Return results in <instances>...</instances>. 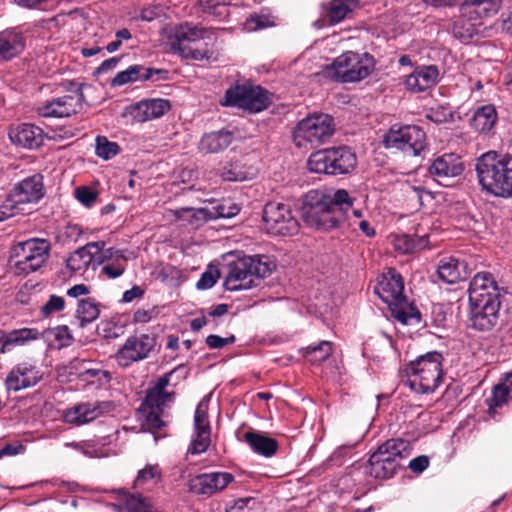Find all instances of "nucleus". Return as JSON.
<instances>
[{
  "mask_svg": "<svg viewBox=\"0 0 512 512\" xmlns=\"http://www.w3.org/2000/svg\"><path fill=\"white\" fill-rule=\"evenodd\" d=\"M469 304L485 302V300L501 299L496 280L490 272H478L469 284Z\"/></svg>",
  "mask_w": 512,
  "mask_h": 512,
  "instance_id": "obj_23",
  "label": "nucleus"
},
{
  "mask_svg": "<svg viewBox=\"0 0 512 512\" xmlns=\"http://www.w3.org/2000/svg\"><path fill=\"white\" fill-rule=\"evenodd\" d=\"M497 121V111L493 105L478 108L470 121L471 127L479 133L489 132Z\"/></svg>",
  "mask_w": 512,
  "mask_h": 512,
  "instance_id": "obj_36",
  "label": "nucleus"
},
{
  "mask_svg": "<svg viewBox=\"0 0 512 512\" xmlns=\"http://www.w3.org/2000/svg\"><path fill=\"white\" fill-rule=\"evenodd\" d=\"M247 24L251 29H263L273 25L269 15L253 14L247 19Z\"/></svg>",
  "mask_w": 512,
  "mask_h": 512,
  "instance_id": "obj_58",
  "label": "nucleus"
},
{
  "mask_svg": "<svg viewBox=\"0 0 512 512\" xmlns=\"http://www.w3.org/2000/svg\"><path fill=\"white\" fill-rule=\"evenodd\" d=\"M53 334L55 339L60 342V346H69L73 341L70 330L66 325L56 327Z\"/></svg>",
  "mask_w": 512,
  "mask_h": 512,
  "instance_id": "obj_63",
  "label": "nucleus"
},
{
  "mask_svg": "<svg viewBox=\"0 0 512 512\" xmlns=\"http://www.w3.org/2000/svg\"><path fill=\"white\" fill-rule=\"evenodd\" d=\"M41 334L36 328H20L10 331L3 330L0 342V355L11 352L15 347L25 346L32 341L38 340Z\"/></svg>",
  "mask_w": 512,
  "mask_h": 512,
  "instance_id": "obj_26",
  "label": "nucleus"
},
{
  "mask_svg": "<svg viewBox=\"0 0 512 512\" xmlns=\"http://www.w3.org/2000/svg\"><path fill=\"white\" fill-rule=\"evenodd\" d=\"M25 47L23 35L15 30L0 32V60L9 61L18 56Z\"/></svg>",
  "mask_w": 512,
  "mask_h": 512,
  "instance_id": "obj_31",
  "label": "nucleus"
},
{
  "mask_svg": "<svg viewBox=\"0 0 512 512\" xmlns=\"http://www.w3.org/2000/svg\"><path fill=\"white\" fill-rule=\"evenodd\" d=\"M469 306V328L481 333H490L500 327L501 299L489 298L485 302L470 303Z\"/></svg>",
  "mask_w": 512,
  "mask_h": 512,
  "instance_id": "obj_15",
  "label": "nucleus"
},
{
  "mask_svg": "<svg viewBox=\"0 0 512 512\" xmlns=\"http://www.w3.org/2000/svg\"><path fill=\"white\" fill-rule=\"evenodd\" d=\"M234 481V476L229 472H211L196 475L187 482L190 493L201 496H212L224 490Z\"/></svg>",
  "mask_w": 512,
  "mask_h": 512,
  "instance_id": "obj_18",
  "label": "nucleus"
},
{
  "mask_svg": "<svg viewBox=\"0 0 512 512\" xmlns=\"http://www.w3.org/2000/svg\"><path fill=\"white\" fill-rule=\"evenodd\" d=\"M121 58L122 57L115 56V57H111L109 59L104 60L99 65V67L96 68L94 74H96V75L104 74L110 70L115 69L117 67V65L119 64Z\"/></svg>",
  "mask_w": 512,
  "mask_h": 512,
  "instance_id": "obj_64",
  "label": "nucleus"
},
{
  "mask_svg": "<svg viewBox=\"0 0 512 512\" xmlns=\"http://www.w3.org/2000/svg\"><path fill=\"white\" fill-rule=\"evenodd\" d=\"M43 196V176L37 173L16 183L10 190L6 202L15 204L36 203Z\"/></svg>",
  "mask_w": 512,
  "mask_h": 512,
  "instance_id": "obj_21",
  "label": "nucleus"
},
{
  "mask_svg": "<svg viewBox=\"0 0 512 512\" xmlns=\"http://www.w3.org/2000/svg\"><path fill=\"white\" fill-rule=\"evenodd\" d=\"M430 464V458L427 455H420L410 460L408 468L416 474L424 472Z\"/></svg>",
  "mask_w": 512,
  "mask_h": 512,
  "instance_id": "obj_60",
  "label": "nucleus"
},
{
  "mask_svg": "<svg viewBox=\"0 0 512 512\" xmlns=\"http://www.w3.org/2000/svg\"><path fill=\"white\" fill-rule=\"evenodd\" d=\"M143 65L140 64H134L129 66L127 69L118 72L111 80H110V86L115 87H121L123 85L134 83L137 81H143Z\"/></svg>",
  "mask_w": 512,
  "mask_h": 512,
  "instance_id": "obj_40",
  "label": "nucleus"
},
{
  "mask_svg": "<svg viewBox=\"0 0 512 512\" xmlns=\"http://www.w3.org/2000/svg\"><path fill=\"white\" fill-rule=\"evenodd\" d=\"M110 262L106 263L102 267V274L107 276L110 279H115L120 277L126 270V262L127 258L124 255L123 251H117L116 256L113 260H109Z\"/></svg>",
  "mask_w": 512,
  "mask_h": 512,
  "instance_id": "obj_44",
  "label": "nucleus"
},
{
  "mask_svg": "<svg viewBox=\"0 0 512 512\" xmlns=\"http://www.w3.org/2000/svg\"><path fill=\"white\" fill-rule=\"evenodd\" d=\"M218 278H219L218 270H215L214 272L207 270L202 273L200 279L198 280V282L196 284V287L200 290L210 289L211 287H213L215 285Z\"/></svg>",
  "mask_w": 512,
  "mask_h": 512,
  "instance_id": "obj_57",
  "label": "nucleus"
},
{
  "mask_svg": "<svg viewBox=\"0 0 512 512\" xmlns=\"http://www.w3.org/2000/svg\"><path fill=\"white\" fill-rule=\"evenodd\" d=\"M356 164V155L347 146L318 150L313 152L307 161L311 172L329 175L347 174Z\"/></svg>",
  "mask_w": 512,
  "mask_h": 512,
  "instance_id": "obj_10",
  "label": "nucleus"
},
{
  "mask_svg": "<svg viewBox=\"0 0 512 512\" xmlns=\"http://www.w3.org/2000/svg\"><path fill=\"white\" fill-rule=\"evenodd\" d=\"M428 244V235L418 236L410 234L396 235L393 239L395 250L402 254L414 253L424 249Z\"/></svg>",
  "mask_w": 512,
  "mask_h": 512,
  "instance_id": "obj_37",
  "label": "nucleus"
},
{
  "mask_svg": "<svg viewBox=\"0 0 512 512\" xmlns=\"http://www.w3.org/2000/svg\"><path fill=\"white\" fill-rule=\"evenodd\" d=\"M383 145L407 155L419 156L427 148V137L423 128L418 125L394 124L384 135Z\"/></svg>",
  "mask_w": 512,
  "mask_h": 512,
  "instance_id": "obj_12",
  "label": "nucleus"
},
{
  "mask_svg": "<svg viewBox=\"0 0 512 512\" xmlns=\"http://www.w3.org/2000/svg\"><path fill=\"white\" fill-rule=\"evenodd\" d=\"M42 379V372L29 361L16 364L5 379L8 391L18 392L37 385Z\"/></svg>",
  "mask_w": 512,
  "mask_h": 512,
  "instance_id": "obj_20",
  "label": "nucleus"
},
{
  "mask_svg": "<svg viewBox=\"0 0 512 512\" xmlns=\"http://www.w3.org/2000/svg\"><path fill=\"white\" fill-rule=\"evenodd\" d=\"M426 118L436 124H442L453 119V112L448 104L436 105L427 109Z\"/></svg>",
  "mask_w": 512,
  "mask_h": 512,
  "instance_id": "obj_50",
  "label": "nucleus"
},
{
  "mask_svg": "<svg viewBox=\"0 0 512 512\" xmlns=\"http://www.w3.org/2000/svg\"><path fill=\"white\" fill-rule=\"evenodd\" d=\"M234 140V133L227 129H221L205 133L199 142L198 148L206 154L221 153L226 150Z\"/></svg>",
  "mask_w": 512,
  "mask_h": 512,
  "instance_id": "obj_28",
  "label": "nucleus"
},
{
  "mask_svg": "<svg viewBox=\"0 0 512 512\" xmlns=\"http://www.w3.org/2000/svg\"><path fill=\"white\" fill-rule=\"evenodd\" d=\"M332 353L333 343L326 340L299 349V354L312 365H320L326 361Z\"/></svg>",
  "mask_w": 512,
  "mask_h": 512,
  "instance_id": "obj_34",
  "label": "nucleus"
},
{
  "mask_svg": "<svg viewBox=\"0 0 512 512\" xmlns=\"http://www.w3.org/2000/svg\"><path fill=\"white\" fill-rule=\"evenodd\" d=\"M464 169L465 166L460 156L454 153H444L431 161L428 173L438 183L449 186L447 182L460 176Z\"/></svg>",
  "mask_w": 512,
  "mask_h": 512,
  "instance_id": "obj_19",
  "label": "nucleus"
},
{
  "mask_svg": "<svg viewBox=\"0 0 512 512\" xmlns=\"http://www.w3.org/2000/svg\"><path fill=\"white\" fill-rule=\"evenodd\" d=\"M120 152V146L116 142L109 141L107 137L98 135L96 137L95 154L109 160Z\"/></svg>",
  "mask_w": 512,
  "mask_h": 512,
  "instance_id": "obj_45",
  "label": "nucleus"
},
{
  "mask_svg": "<svg viewBox=\"0 0 512 512\" xmlns=\"http://www.w3.org/2000/svg\"><path fill=\"white\" fill-rule=\"evenodd\" d=\"M273 264L263 255H244L228 264L224 287L228 291L247 290L272 272Z\"/></svg>",
  "mask_w": 512,
  "mask_h": 512,
  "instance_id": "obj_5",
  "label": "nucleus"
},
{
  "mask_svg": "<svg viewBox=\"0 0 512 512\" xmlns=\"http://www.w3.org/2000/svg\"><path fill=\"white\" fill-rule=\"evenodd\" d=\"M198 5L203 13L218 19L226 18L229 13L226 4L221 0H199Z\"/></svg>",
  "mask_w": 512,
  "mask_h": 512,
  "instance_id": "obj_47",
  "label": "nucleus"
},
{
  "mask_svg": "<svg viewBox=\"0 0 512 512\" xmlns=\"http://www.w3.org/2000/svg\"><path fill=\"white\" fill-rule=\"evenodd\" d=\"M252 175V169L246 168L240 161L231 162L222 169V178L225 181H244Z\"/></svg>",
  "mask_w": 512,
  "mask_h": 512,
  "instance_id": "obj_42",
  "label": "nucleus"
},
{
  "mask_svg": "<svg viewBox=\"0 0 512 512\" xmlns=\"http://www.w3.org/2000/svg\"><path fill=\"white\" fill-rule=\"evenodd\" d=\"M235 340L236 337L234 335L223 338L219 335L211 334L206 337L205 343L210 349H221L226 345L233 344Z\"/></svg>",
  "mask_w": 512,
  "mask_h": 512,
  "instance_id": "obj_56",
  "label": "nucleus"
},
{
  "mask_svg": "<svg viewBox=\"0 0 512 512\" xmlns=\"http://www.w3.org/2000/svg\"><path fill=\"white\" fill-rule=\"evenodd\" d=\"M65 308V299L61 296L51 295L47 302L41 307V313L49 316L55 312H60Z\"/></svg>",
  "mask_w": 512,
  "mask_h": 512,
  "instance_id": "obj_55",
  "label": "nucleus"
},
{
  "mask_svg": "<svg viewBox=\"0 0 512 512\" xmlns=\"http://www.w3.org/2000/svg\"><path fill=\"white\" fill-rule=\"evenodd\" d=\"M463 10L467 15H474L481 20L498 13L502 0H463Z\"/></svg>",
  "mask_w": 512,
  "mask_h": 512,
  "instance_id": "obj_33",
  "label": "nucleus"
},
{
  "mask_svg": "<svg viewBox=\"0 0 512 512\" xmlns=\"http://www.w3.org/2000/svg\"><path fill=\"white\" fill-rule=\"evenodd\" d=\"M69 421L77 425L85 424L96 419V414L90 409V402L77 405L68 414Z\"/></svg>",
  "mask_w": 512,
  "mask_h": 512,
  "instance_id": "obj_49",
  "label": "nucleus"
},
{
  "mask_svg": "<svg viewBox=\"0 0 512 512\" xmlns=\"http://www.w3.org/2000/svg\"><path fill=\"white\" fill-rule=\"evenodd\" d=\"M105 247L104 241L90 242L74 251L66 261L67 268L72 272L84 271L92 263L95 255Z\"/></svg>",
  "mask_w": 512,
  "mask_h": 512,
  "instance_id": "obj_27",
  "label": "nucleus"
},
{
  "mask_svg": "<svg viewBox=\"0 0 512 512\" xmlns=\"http://www.w3.org/2000/svg\"><path fill=\"white\" fill-rule=\"evenodd\" d=\"M358 6L357 0H330L325 7V18L335 25L350 17Z\"/></svg>",
  "mask_w": 512,
  "mask_h": 512,
  "instance_id": "obj_32",
  "label": "nucleus"
},
{
  "mask_svg": "<svg viewBox=\"0 0 512 512\" xmlns=\"http://www.w3.org/2000/svg\"><path fill=\"white\" fill-rule=\"evenodd\" d=\"M161 479V470L158 465H146L138 472L134 487H141L149 482L157 483Z\"/></svg>",
  "mask_w": 512,
  "mask_h": 512,
  "instance_id": "obj_51",
  "label": "nucleus"
},
{
  "mask_svg": "<svg viewBox=\"0 0 512 512\" xmlns=\"http://www.w3.org/2000/svg\"><path fill=\"white\" fill-rule=\"evenodd\" d=\"M443 355L430 351L411 361L405 371L410 388L420 394L433 393L443 381Z\"/></svg>",
  "mask_w": 512,
  "mask_h": 512,
  "instance_id": "obj_6",
  "label": "nucleus"
},
{
  "mask_svg": "<svg viewBox=\"0 0 512 512\" xmlns=\"http://www.w3.org/2000/svg\"><path fill=\"white\" fill-rule=\"evenodd\" d=\"M439 81V69L436 65H421L405 79V87L412 92H423L435 86Z\"/></svg>",
  "mask_w": 512,
  "mask_h": 512,
  "instance_id": "obj_25",
  "label": "nucleus"
},
{
  "mask_svg": "<svg viewBox=\"0 0 512 512\" xmlns=\"http://www.w3.org/2000/svg\"><path fill=\"white\" fill-rule=\"evenodd\" d=\"M481 189L495 197H512V156L488 151L475 165Z\"/></svg>",
  "mask_w": 512,
  "mask_h": 512,
  "instance_id": "obj_2",
  "label": "nucleus"
},
{
  "mask_svg": "<svg viewBox=\"0 0 512 512\" xmlns=\"http://www.w3.org/2000/svg\"><path fill=\"white\" fill-rule=\"evenodd\" d=\"M163 14V8L160 5L144 7L140 12V19L143 21L151 22Z\"/></svg>",
  "mask_w": 512,
  "mask_h": 512,
  "instance_id": "obj_62",
  "label": "nucleus"
},
{
  "mask_svg": "<svg viewBox=\"0 0 512 512\" xmlns=\"http://www.w3.org/2000/svg\"><path fill=\"white\" fill-rule=\"evenodd\" d=\"M9 139L22 148L37 149L43 144L44 132L34 124L23 123L9 130Z\"/></svg>",
  "mask_w": 512,
  "mask_h": 512,
  "instance_id": "obj_24",
  "label": "nucleus"
},
{
  "mask_svg": "<svg viewBox=\"0 0 512 512\" xmlns=\"http://www.w3.org/2000/svg\"><path fill=\"white\" fill-rule=\"evenodd\" d=\"M413 446L402 438H391L380 444L364 467V473L378 480L393 478L402 467L401 460L410 456Z\"/></svg>",
  "mask_w": 512,
  "mask_h": 512,
  "instance_id": "obj_4",
  "label": "nucleus"
},
{
  "mask_svg": "<svg viewBox=\"0 0 512 512\" xmlns=\"http://www.w3.org/2000/svg\"><path fill=\"white\" fill-rule=\"evenodd\" d=\"M374 292L388 305L391 316L405 325L419 324L421 313L404 295V280L395 268H388L374 287Z\"/></svg>",
  "mask_w": 512,
  "mask_h": 512,
  "instance_id": "obj_3",
  "label": "nucleus"
},
{
  "mask_svg": "<svg viewBox=\"0 0 512 512\" xmlns=\"http://www.w3.org/2000/svg\"><path fill=\"white\" fill-rule=\"evenodd\" d=\"M460 15L453 24V35L462 42H469L480 32L482 20L474 15H467L463 10V3H460Z\"/></svg>",
  "mask_w": 512,
  "mask_h": 512,
  "instance_id": "obj_29",
  "label": "nucleus"
},
{
  "mask_svg": "<svg viewBox=\"0 0 512 512\" xmlns=\"http://www.w3.org/2000/svg\"><path fill=\"white\" fill-rule=\"evenodd\" d=\"M155 346L156 337L154 335H133L126 339L115 357L120 366L128 367L134 362L146 359Z\"/></svg>",
  "mask_w": 512,
  "mask_h": 512,
  "instance_id": "obj_16",
  "label": "nucleus"
},
{
  "mask_svg": "<svg viewBox=\"0 0 512 512\" xmlns=\"http://www.w3.org/2000/svg\"><path fill=\"white\" fill-rule=\"evenodd\" d=\"M128 512H159L152 500L141 494L123 493Z\"/></svg>",
  "mask_w": 512,
  "mask_h": 512,
  "instance_id": "obj_41",
  "label": "nucleus"
},
{
  "mask_svg": "<svg viewBox=\"0 0 512 512\" xmlns=\"http://www.w3.org/2000/svg\"><path fill=\"white\" fill-rule=\"evenodd\" d=\"M463 269V262H460L454 257L444 258L439 263L437 275L442 282L454 284L464 278L462 275Z\"/></svg>",
  "mask_w": 512,
  "mask_h": 512,
  "instance_id": "obj_35",
  "label": "nucleus"
},
{
  "mask_svg": "<svg viewBox=\"0 0 512 512\" xmlns=\"http://www.w3.org/2000/svg\"><path fill=\"white\" fill-rule=\"evenodd\" d=\"M511 398L512 393L503 385L502 382L495 385L491 396L486 399L489 414L493 415L496 408H501L503 405L508 403Z\"/></svg>",
  "mask_w": 512,
  "mask_h": 512,
  "instance_id": "obj_43",
  "label": "nucleus"
},
{
  "mask_svg": "<svg viewBox=\"0 0 512 512\" xmlns=\"http://www.w3.org/2000/svg\"><path fill=\"white\" fill-rule=\"evenodd\" d=\"M175 395L174 391L162 392L147 389L145 398L141 404H144L150 409L164 412L165 407L174 401Z\"/></svg>",
  "mask_w": 512,
  "mask_h": 512,
  "instance_id": "obj_39",
  "label": "nucleus"
},
{
  "mask_svg": "<svg viewBox=\"0 0 512 512\" xmlns=\"http://www.w3.org/2000/svg\"><path fill=\"white\" fill-rule=\"evenodd\" d=\"M100 315V304L92 298L81 299L77 303L76 319L80 328L94 322Z\"/></svg>",
  "mask_w": 512,
  "mask_h": 512,
  "instance_id": "obj_38",
  "label": "nucleus"
},
{
  "mask_svg": "<svg viewBox=\"0 0 512 512\" xmlns=\"http://www.w3.org/2000/svg\"><path fill=\"white\" fill-rule=\"evenodd\" d=\"M212 34H214V29L212 28H204L191 22H184L175 25L171 29L169 41L172 50L175 53H178L181 57L195 61H202L204 59H209V50L195 49L191 44L198 40L209 38Z\"/></svg>",
  "mask_w": 512,
  "mask_h": 512,
  "instance_id": "obj_9",
  "label": "nucleus"
},
{
  "mask_svg": "<svg viewBox=\"0 0 512 512\" xmlns=\"http://www.w3.org/2000/svg\"><path fill=\"white\" fill-rule=\"evenodd\" d=\"M243 439L253 452L266 458L274 456L279 449V444L276 439L252 429L244 433Z\"/></svg>",
  "mask_w": 512,
  "mask_h": 512,
  "instance_id": "obj_30",
  "label": "nucleus"
},
{
  "mask_svg": "<svg viewBox=\"0 0 512 512\" xmlns=\"http://www.w3.org/2000/svg\"><path fill=\"white\" fill-rule=\"evenodd\" d=\"M97 333L105 339H116L124 333V327L113 320H102L97 325Z\"/></svg>",
  "mask_w": 512,
  "mask_h": 512,
  "instance_id": "obj_53",
  "label": "nucleus"
},
{
  "mask_svg": "<svg viewBox=\"0 0 512 512\" xmlns=\"http://www.w3.org/2000/svg\"><path fill=\"white\" fill-rule=\"evenodd\" d=\"M352 205L353 199L345 189H338L333 195L311 190L302 206V218L310 227L329 231L346 221Z\"/></svg>",
  "mask_w": 512,
  "mask_h": 512,
  "instance_id": "obj_1",
  "label": "nucleus"
},
{
  "mask_svg": "<svg viewBox=\"0 0 512 512\" xmlns=\"http://www.w3.org/2000/svg\"><path fill=\"white\" fill-rule=\"evenodd\" d=\"M215 212L212 214L215 218H231L237 215L240 211V208L233 204L231 206H226L224 203L217 205L214 207Z\"/></svg>",
  "mask_w": 512,
  "mask_h": 512,
  "instance_id": "obj_61",
  "label": "nucleus"
},
{
  "mask_svg": "<svg viewBox=\"0 0 512 512\" xmlns=\"http://www.w3.org/2000/svg\"><path fill=\"white\" fill-rule=\"evenodd\" d=\"M75 197L85 207H91L97 200L98 192L89 186H79L75 189Z\"/></svg>",
  "mask_w": 512,
  "mask_h": 512,
  "instance_id": "obj_54",
  "label": "nucleus"
},
{
  "mask_svg": "<svg viewBox=\"0 0 512 512\" xmlns=\"http://www.w3.org/2000/svg\"><path fill=\"white\" fill-rule=\"evenodd\" d=\"M168 70L165 69H157L152 67L143 66L142 74L143 81H157V80H166L168 78Z\"/></svg>",
  "mask_w": 512,
  "mask_h": 512,
  "instance_id": "obj_59",
  "label": "nucleus"
},
{
  "mask_svg": "<svg viewBox=\"0 0 512 512\" xmlns=\"http://www.w3.org/2000/svg\"><path fill=\"white\" fill-rule=\"evenodd\" d=\"M211 443V431L194 430V436L188 448V453L192 455H199L208 450Z\"/></svg>",
  "mask_w": 512,
  "mask_h": 512,
  "instance_id": "obj_46",
  "label": "nucleus"
},
{
  "mask_svg": "<svg viewBox=\"0 0 512 512\" xmlns=\"http://www.w3.org/2000/svg\"><path fill=\"white\" fill-rule=\"evenodd\" d=\"M271 96L266 89L259 85L236 84L226 90L221 104L238 107L250 113H258L268 108L272 102Z\"/></svg>",
  "mask_w": 512,
  "mask_h": 512,
  "instance_id": "obj_11",
  "label": "nucleus"
},
{
  "mask_svg": "<svg viewBox=\"0 0 512 512\" xmlns=\"http://www.w3.org/2000/svg\"><path fill=\"white\" fill-rule=\"evenodd\" d=\"M262 219L270 235L292 236L299 230V223L292 215L290 206L282 202H268L263 208Z\"/></svg>",
  "mask_w": 512,
  "mask_h": 512,
  "instance_id": "obj_14",
  "label": "nucleus"
},
{
  "mask_svg": "<svg viewBox=\"0 0 512 512\" xmlns=\"http://www.w3.org/2000/svg\"><path fill=\"white\" fill-rule=\"evenodd\" d=\"M374 68V57L368 52L346 51L326 67L325 74L336 82L354 83L367 78Z\"/></svg>",
  "mask_w": 512,
  "mask_h": 512,
  "instance_id": "obj_7",
  "label": "nucleus"
},
{
  "mask_svg": "<svg viewBox=\"0 0 512 512\" xmlns=\"http://www.w3.org/2000/svg\"><path fill=\"white\" fill-rule=\"evenodd\" d=\"M70 85L76 86L77 95H64L54 98L38 107V114L45 118H63L78 113L82 108L81 102L84 98L82 89L85 84L71 82Z\"/></svg>",
  "mask_w": 512,
  "mask_h": 512,
  "instance_id": "obj_17",
  "label": "nucleus"
},
{
  "mask_svg": "<svg viewBox=\"0 0 512 512\" xmlns=\"http://www.w3.org/2000/svg\"><path fill=\"white\" fill-rule=\"evenodd\" d=\"M51 243L47 239L30 238L13 246L10 265L18 276H27L39 270L48 260Z\"/></svg>",
  "mask_w": 512,
  "mask_h": 512,
  "instance_id": "obj_8",
  "label": "nucleus"
},
{
  "mask_svg": "<svg viewBox=\"0 0 512 512\" xmlns=\"http://www.w3.org/2000/svg\"><path fill=\"white\" fill-rule=\"evenodd\" d=\"M335 132V123L328 114H312L302 119L294 129L293 138L298 147L305 142L311 145H320L327 142Z\"/></svg>",
  "mask_w": 512,
  "mask_h": 512,
  "instance_id": "obj_13",
  "label": "nucleus"
},
{
  "mask_svg": "<svg viewBox=\"0 0 512 512\" xmlns=\"http://www.w3.org/2000/svg\"><path fill=\"white\" fill-rule=\"evenodd\" d=\"M138 413L142 415L146 426L152 431H158L165 425L164 421L162 420V411L150 409L144 404H141L138 408Z\"/></svg>",
  "mask_w": 512,
  "mask_h": 512,
  "instance_id": "obj_48",
  "label": "nucleus"
},
{
  "mask_svg": "<svg viewBox=\"0 0 512 512\" xmlns=\"http://www.w3.org/2000/svg\"><path fill=\"white\" fill-rule=\"evenodd\" d=\"M194 430L211 431L208 416V400L203 399L196 407L194 414Z\"/></svg>",
  "mask_w": 512,
  "mask_h": 512,
  "instance_id": "obj_52",
  "label": "nucleus"
},
{
  "mask_svg": "<svg viewBox=\"0 0 512 512\" xmlns=\"http://www.w3.org/2000/svg\"><path fill=\"white\" fill-rule=\"evenodd\" d=\"M171 109V103L167 99H144L126 108L127 114L139 123L162 117Z\"/></svg>",
  "mask_w": 512,
  "mask_h": 512,
  "instance_id": "obj_22",
  "label": "nucleus"
}]
</instances>
